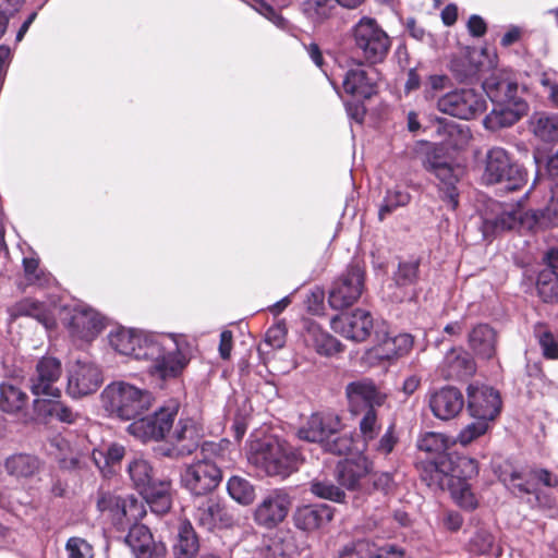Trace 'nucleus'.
<instances>
[{"mask_svg": "<svg viewBox=\"0 0 558 558\" xmlns=\"http://www.w3.org/2000/svg\"><path fill=\"white\" fill-rule=\"evenodd\" d=\"M110 344L120 354L150 361L151 373L162 379L180 376L193 356V345L183 335L151 336L122 329L110 336Z\"/></svg>", "mask_w": 558, "mask_h": 558, "instance_id": "1", "label": "nucleus"}, {"mask_svg": "<svg viewBox=\"0 0 558 558\" xmlns=\"http://www.w3.org/2000/svg\"><path fill=\"white\" fill-rule=\"evenodd\" d=\"M248 462L269 476L288 477L303 461L301 452L277 438L254 440L247 451Z\"/></svg>", "mask_w": 558, "mask_h": 558, "instance_id": "2", "label": "nucleus"}, {"mask_svg": "<svg viewBox=\"0 0 558 558\" xmlns=\"http://www.w3.org/2000/svg\"><path fill=\"white\" fill-rule=\"evenodd\" d=\"M102 408L118 418L130 421L140 417L153 404V395L126 381H113L101 395Z\"/></svg>", "mask_w": 558, "mask_h": 558, "instance_id": "3", "label": "nucleus"}, {"mask_svg": "<svg viewBox=\"0 0 558 558\" xmlns=\"http://www.w3.org/2000/svg\"><path fill=\"white\" fill-rule=\"evenodd\" d=\"M505 482L511 492L532 509L550 507L549 499L538 492L539 485L550 488L558 486L557 475L546 469H533L524 473L512 472Z\"/></svg>", "mask_w": 558, "mask_h": 558, "instance_id": "4", "label": "nucleus"}, {"mask_svg": "<svg viewBox=\"0 0 558 558\" xmlns=\"http://www.w3.org/2000/svg\"><path fill=\"white\" fill-rule=\"evenodd\" d=\"M482 180L486 184L506 182L509 190H517L525 183L526 172L505 148L496 146L485 155Z\"/></svg>", "mask_w": 558, "mask_h": 558, "instance_id": "5", "label": "nucleus"}, {"mask_svg": "<svg viewBox=\"0 0 558 558\" xmlns=\"http://www.w3.org/2000/svg\"><path fill=\"white\" fill-rule=\"evenodd\" d=\"M222 472L216 462L197 460L189 464L181 474V483L195 496H205L218 487Z\"/></svg>", "mask_w": 558, "mask_h": 558, "instance_id": "6", "label": "nucleus"}, {"mask_svg": "<svg viewBox=\"0 0 558 558\" xmlns=\"http://www.w3.org/2000/svg\"><path fill=\"white\" fill-rule=\"evenodd\" d=\"M178 413V404L171 403L154 414L135 418L128 432L142 441L160 440L170 430Z\"/></svg>", "mask_w": 558, "mask_h": 558, "instance_id": "7", "label": "nucleus"}, {"mask_svg": "<svg viewBox=\"0 0 558 558\" xmlns=\"http://www.w3.org/2000/svg\"><path fill=\"white\" fill-rule=\"evenodd\" d=\"M364 289V270L352 265L333 283L329 291L328 303L333 310H343L353 305Z\"/></svg>", "mask_w": 558, "mask_h": 558, "instance_id": "8", "label": "nucleus"}, {"mask_svg": "<svg viewBox=\"0 0 558 558\" xmlns=\"http://www.w3.org/2000/svg\"><path fill=\"white\" fill-rule=\"evenodd\" d=\"M437 108L446 114L469 120L485 111L486 101L474 89H459L440 97Z\"/></svg>", "mask_w": 558, "mask_h": 558, "instance_id": "9", "label": "nucleus"}, {"mask_svg": "<svg viewBox=\"0 0 558 558\" xmlns=\"http://www.w3.org/2000/svg\"><path fill=\"white\" fill-rule=\"evenodd\" d=\"M65 323L70 333L85 341L93 340L104 328L102 317L93 308L77 305L63 308Z\"/></svg>", "mask_w": 558, "mask_h": 558, "instance_id": "10", "label": "nucleus"}, {"mask_svg": "<svg viewBox=\"0 0 558 558\" xmlns=\"http://www.w3.org/2000/svg\"><path fill=\"white\" fill-rule=\"evenodd\" d=\"M539 213L536 210H524L522 207L504 209L495 218H485L483 221V233L514 230L518 228L533 230L539 221Z\"/></svg>", "mask_w": 558, "mask_h": 558, "instance_id": "11", "label": "nucleus"}, {"mask_svg": "<svg viewBox=\"0 0 558 558\" xmlns=\"http://www.w3.org/2000/svg\"><path fill=\"white\" fill-rule=\"evenodd\" d=\"M97 508L100 512L107 513L114 524H122L124 518L135 520L145 513L137 498L133 496L121 498L111 492L99 493Z\"/></svg>", "mask_w": 558, "mask_h": 558, "instance_id": "12", "label": "nucleus"}, {"mask_svg": "<svg viewBox=\"0 0 558 558\" xmlns=\"http://www.w3.org/2000/svg\"><path fill=\"white\" fill-rule=\"evenodd\" d=\"M62 375L61 362L52 356L41 357L31 378V390L35 396L59 398L61 390L56 387Z\"/></svg>", "mask_w": 558, "mask_h": 558, "instance_id": "13", "label": "nucleus"}, {"mask_svg": "<svg viewBox=\"0 0 558 558\" xmlns=\"http://www.w3.org/2000/svg\"><path fill=\"white\" fill-rule=\"evenodd\" d=\"M101 383V372L95 364L77 361L69 371L66 392L72 398H82L94 393Z\"/></svg>", "mask_w": 558, "mask_h": 558, "instance_id": "14", "label": "nucleus"}, {"mask_svg": "<svg viewBox=\"0 0 558 558\" xmlns=\"http://www.w3.org/2000/svg\"><path fill=\"white\" fill-rule=\"evenodd\" d=\"M468 409L474 418L488 423L500 412L501 399L499 392L488 386L470 385L468 388Z\"/></svg>", "mask_w": 558, "mask_h": 558, "instance_id": "15", "label": "nucleus"}, {"mask_svg": "<svg viewBox=\"0 0 558 558\" xmlns=\"http://www.w3.org/2000/svg\"><path fill=\"white\" fill-rule=\"evenodd\" d=\"M291 507V497L283 489L269 492L255 509V521L266 527H275L282 522Z\"/></svg>", "mask_w": 558, "mask_h": 558, "instance_id": "16", "label": "nucleus"}, {"mask_svg": "<svg viewBox=\"0 0 558 558\" xmlns=\"http://www.w3.org/2000/svg\"><path fill=\"white\" fill-rule=\"evenodd\" d=\"M330 325L333 331L355 342L366 340L374 327L371 313L362 308H356L350 314L335 316Z\"/></svg>", "mask_w": 558, "mask_h": 558, "instance_id": "17", "label": "nucleus"}, {"mask_svg": "<svg viewBox=\"0 0 558 558\" xmlns=\"http://www.w3.org/2000/svg\"><path fill=\"white\" fill-rule=\"evenodd\" d=\"M345 396L349 409L353 414H359L369 408L380 407L386 399V395L369 378L349 383L345 386Z\"/></svg>", "mask_w": 558, "mask_h": 558, "instance_id": "18", "label": "nucleus"}, {"mask_svg": "<svg viewBox=\"0 0 558 558\" xmlns=\"http://www.w3.org/2000/svg\"><path fill=\"white\" fill-rule=\"evenodd\" d=\"M340 427L341 421L338 415L315 413L299 428L298 437L302 440L319 442L324 446L328 438H331L340 430Z\"/></svg>", "mask_w": 558, "mask_h": 558, "instance_id": "19", "label": "nucleus"}, {"mask_svg": "<svg viewBox=\"0 0 558 558\" xmlns=\"http://www.w3.org/2000/svg\"><path fill=\"white\" fill-rule=\"evenodd\" d=\"M483 88L489 99L499 106L523 101L518 96V82L509 71L494 72L484 81Z\"/></svg>", "mask_w": 558, "mask_h": 558, "instance_id": "20", "label": "nucleus"}, {"mask_svg": "<svg viewBox=\"0 0 558 558\" xmlns=\"http://www.w3.org/2000/svg\"><path fill=\"white\" fill-rule=\"evenodd\" d=\"M428 404L434 416L449 421L462 411L464 397L456 387L446 386L429 393Z\"/></svg>", "mask_w": 558, "mask_h": 558, "instance_id": "21", "label": "nucleus"}, {"mask_svg": "<svg viewBox=\"0 0 558 558\" xmlns=\"http://www.w3.org/2000/svg\"><path fill=\"white\" fill-rule=\"evenodd\" d=\"M193 517L196 523L207 531L229 526L233 521L223 502L217 497L201 500L195 506Z\"/></svg>", "mask_w": 558, "mask_h": 558, "instance_id": "22", "label": "nucleus"}, {"mask_svg": "<svg viewBox=\"0 0 558 558\" xmlns=\"http://www.w3.org/2000/svg\"><path fill=\"white\" fill-rule=\"evenodd\" d=\"M437 179L440 199L452 210L459 205L458 184L464 174V169L458 163H447L433 173Z\"/></svg>", "mask_w": 558, "mask_h": 558, "instance_id": "23", "label": "nucleus"}, {"mask_svg": "<svg viewBox=\"0 0 558 558\" xmlns=\"http://www.w3.org/2000/svg\"><path fill=\"white\" fill-rule=\"evenodd\" d=\"M125 543L135 558H160L165 554V547L155 544L151 532L144 524L131 526Z\"/></svg>", "mask_w": 558, "mask_h": 558, "instance_id": "24", "label": "nucleus"}, {"mask_svg": "<svg viewBox=\"0 0 558 558\" xmlns=\"http://www.w3.org/2000/svg\"><path fill=\"white\" fill-rule=\"evenodd\" d=\"M372 471V463L364 456H357L353 459L340 461L336 466V477L339 484L354 490L360 486V482Z\"/></svg>", "mask_w": 558, "mask_h": 558, "instance_id": "25", "label": "nucleus"}, {"mask_svg": "<svg viewBox=\"0 0 558 558\" xmlns=\"http://www.w3.org/2000/svg\"><path fill=\"white\" fill-rule=\"evenodd\" d=\"M492 64L490 50L482 45L466 46L464 56L453 60V71L460 80L474 76L485 64Z\"/></svg>", "mask_w": 558, "mask_h": 558, "instance_id": "26", "label": "nucleus"}, {"mask_svg": "<svg viewBox=\"0 0 558 558\" xmlns=\"http://www.w3.org/2000/svg\"><path fill=\"white\" fill-rule=\"evenodd\" d=\"M338 558H411L405 551L396 546L375 548V545L365 539H360L345 545Z\"/></svg>", "mask_w": 558, "mask_h": 558, "instance_id": "27", "label": "nucleus"}, {"mask_svg": "<svg viewBox=\"0 0 558 558\" xmlns=\"http://www.w3.org/2000/svg\"><path fill=\"white\" fill-rule=\"evenodd\" d=\"M333 518V509L325 504L299 507L293 514L294 525L302 531L320 529Z\"/></svg>", "mask_w": 558, "mask_h": 558, "instance_id": "28", "label": "nucleus"}, {"mask_svg": "<svg viewBox=\"0 0 558 558\" xmlns=\"http://www.w3.org/2000/svg\"><path fill=\"white\" fill-rule=\"evenodd\" d=\"M199 433L192 420H180L171 435L172 449L166 454L182 457L191 454L198 447Z\"/></svg>", "mask_w": 558, "mask_h": 558, "instance_id": "29", "label": "nucleus"}, {"mask_svg": "<svg viewBox=\"0 0 558 558\" xmlns=\"http://www.w3.org/2000/svg\"><path fill=\"white\" fill-rule=\"evenodd\" d=\"M527 112L525 101H515L499 106L495 104L492 112L485 118V126L489 130L508 128L517 123Z\"/></svg>", "mask_w": 558, "mask_h": 558, "instance_id": "30", "label": "nucleus"}, {"mask_svg": "<svg viewBox=\"0 0 558 558\" xmlns=\"http://www.w3.org/2000/svg\"><path fill=\"white\" fill-rule=\"evenodd\" d=\"M469 345L477 356L490 360L496 354L497 332L487 324H478L469 333Z\"/></svg>", "mask_w": 558, "mask_h": 558, "instance_id": "31", "label": "nucleus"}, {"mask_svg": "<svg viewBox=\"0 0 558 558\" xmlns=\"http://www.w3.org/2000/svg\"><path fill=\"white\" fill-rule=\"evenodd\" d=\"M54 308L33 299H24L12 307L11 315L13 317L29 316L43 324L46 329H53L57 325Z\"/></svg>", "mask_w": 558, "mask_h": 558, "instance_id": "32", "label": "nucleus"}, {"mask_svg": "<svg viewBox=\"0 0 558 558\" xmlns=\"http://www.w3.org/2000/svg\"><path fill=\"white\" fill-rule=\"evenodd\" d=\"M41 466L39 458L29 453H14L4 461L5 472L17 481L35 477Z\"/></svg>", "mask_w": 558, "mask_h": 558, "instance_id": "33", "label": "nucleus"}, {"mask_svg": "<svg viewBox=\"0 0 558 558\" xmlns=\"http://www.w3.org/2000/svg\"><path fill=\"white\" fill-rule=\"evenodd\" d=\"M125 456V447L118 442L104 444L92 451L90 460L96 468L105 475L112 472V468L118 465Z\"/></svg>", "mask_w": 558, "mask_h": 558, "instance_id": "34", "label": "nucleus"}, {"mask_svg": "<svg viewBox=\"0 0 558 558\" xmlns=\"http://www.w3.org/2000/svg\"><path fill=\"white\" fill-rule=\"evenodd\" d=\"M171 482L169 480L154 481L146 490L140 494L156 513L162 514L171 508Z\"/></svg>", "mask_w": 558, "mask_h": 558, "instance_id": "35", "label": "nucleus"}, {"mask_svg": "<svg viewBox=\"0 0 558 558\" xmlns=\"http://www.w3.org/2000/svg\"><path fill=\"white\" fill-rule=\"evenodd\" d=\"M356 51H361L366 62L377 63L385 59L389 49V37H354Z\"/></svg>", "mask_w": 558, "mask_h": 558, "instance_id": "36", "label": "nucleus"}, {"mask_svg": "<svg viewBox=\"0 0 558 558\" xmlns=\"http://www.w3.org/2000/svg\"><path fill=\"white\" fill-rule=\"evenodd\" d=\"M199 550V542L190 521L179 525L177 543L173 546L175 558H195Z\"/></svg>", "mask_w": 558, "mask_h": 558, "instance_id": "37", "label": "nucleus"}, {"mask_svg": "<svg viewBox=\"0 0 558 558\" xmlns=\"http://www.w3.org/2000/svg\"><path fill=\"white\" fill-rule=\"evenodd\" d=\"M447 378H466L475 373L473 357L464 351L451 350L445 357Z\"/></svg>", "mask_w": 558, "mask_h": 558, "instance_id": "38", "label": "nucleus"}, {"mask_svg": "<svg viewBox=\"0 0 558 558\" xmlns=\"http://www.w3.org/2000/svg\"><path fill=\"white\" fill-rule=\"evenodd\" d=\"M28 396L11 383L0 385V410L8 414H17L26 409Z\"/></svg>", "mask_w": 558, "mask_h": 558, "instance_id": "39", "label": "nucleus"}, {"mask_svg": "<svg viewBox=\"0 0 558 558\" xmlns=\"http://www.w3.org/2000/svg\"><path fill=\"white\" fill-rule=\"evenodd\" d=\"M343 88L345 93L362 98H369L375 93L373 80L363 69L349 70L343 78Z\"/></svg>", "mask_w": 558, "mask_h": 558, "instance_id": "40", "label": "nucleus"}, {"mask_svg": "<svg viewBox=\"0 0 558 558\" xmlns=\"http://www.w3.org/2000/svg\"><path fill=\"white\" fill-rule=\"evenodd\" d=\"M306 341L322 355H332L342 350L341 343L335 337L314 324L307 329Z\"/></svg>", "mask_w": 558, "mask_h": 558, "instance_id": "41", "label": "nucleus"}, {"mask_svg": "<svg viewBox=\"0 0 558 558\" xmlns=\"http://www.w3.org/2000/svg\"><path fill=\"white\" fill-rule=\"evenodd\" d=\"M533 134L544 142H558V117L537 112L531 117Z\"/></svg>", "mask_w": 558, "mask_h": 558, "instance_id": "42", "label": "nucleus"}, {"mask_svg": "<svg viewBox=\"0 0 558 558\" xmlns=\"http://www.w3.org/2000/svg\"><path fill=\"white\" fill-rule=\"evenodd\" d=\"M128 473L138 493L146 490L155 481L153 466L142 457H135L129 462Z\"/></svg>", "mask_w": 558, "mask_h": 558, "instance_id": "43", "label": "nucleus"}, {"mask_svg": "<svg viewBox=\"0 0 558 558\" xmlns=\"http://www.w3.org/2000/svg\"><path fill=\"white\" fill-rule=\"evenodd\" d=\"M437 132L442 137V142L452 148L462 147L470 138L469 130L454 122L439 121Z\"/></svg>", "mask_w": 558, "mask_h": 558, "instance_id": "44", "label": "nucleus"}, {"mask_svg": "<svg viewBox=\"0 0 558 558\" xmlns=\"http://www.w3.org/2000/svg\"><path fill=\"white\" fill-rule=\"evenodd\" d=\"M227 489L232 499L241 505H251L255 499V489L245 478L232 476L229 478Z\"/></svg>", "mask_w": 558, "mask_h": 558, "instance_id": "45", "label": "nucleus"}, {"mask_svg": "<svg viewBox=\"0 0 558 558\" xmlns=\"http://www.w3.org/2000/svg\"><path fill=\"white\" fill-rule=\"evenodd\" d=\"M310 490L318 498L335 502H343L345 499V493L327 478H314L311 481Z\"/></svg>", "mask_w": 558, "mask_h": 558, "instance_id": "46", "label": "nucleus"}, {"mask_svg": "<svg viewBox=\"0 0 558 558\" xmlns=\"http://www.w3.org/2000/svg\"><path fill=\"white\" fill-rule=\"evenodd\" d=\"M411 196L407 191L403 190H391L388 191L383 204L379 208L378 217L379 220H384L398 207H403L410 203Z\"/></svg>", "mask_w": 558, "mask_h": 558, "instance_id": "47", "label": "nucleus"}, {"mask_svg": "<svg viewBox=\"0 0 558 558\" xmlns=\"http://www.w3.org/2000/svg\"><path fill=\"white\" fill-rule=\"evenodd\" d=\"M450 163L444 155V148L436 144H427L422 156L424 169L430 173L436 172L442 166Z\"/></svg>", "mask_w": 558, "mask_h": 558, "instance_id": "48", "label": "nucleus"}, {"mask_svg": "<svg viewBox=\"0 0 558 558\" xmlns=\"http://www.w3.org/2000/svg\"><path fill=\"white\" fill-rule=\"evenodd\" d=\"M45 411L49 416L66 424H74L81 417L80 412L74 411L71 407L62 401H49L46 404Z\"/></svg>", "mask_w": 558, "mask_h": 558, "instance_id": "49", "label": "nucleus"}, {"mask_svg": "<svg viewBox=\"0 0 558 558\" xmlns=\"http://www.w3.org/2000/svg\"><path fill=\"white\" fill-rule=\"evenodd\" d=\"M418 260L400 262L393 279L400 287L414 284L418 279Z\"/></svg>", "mask_w": 558, "mask_h": 558, "instance_id": "50", "label": "nucleus"}, {"mask_svg": "<svg viewBox=\"0 0 558 558\" xmlns=\"http://www.w3.org/2000/svg\"><path fill=\"white\" fill-rule=\"evenodd\" d=\"M535 336L538 339L543 355L546 359H558V338L542 326L535 328Z\"/></svg>", "mask_w": 558, "mask_h": 558, "instance_id": "51", "label": "nucleus"}, {"mask_svg": "<svg viewBox=\"0 0 558 558\" xmlns=\"http://www.w3.org/2000/svg\"><path fill=\"white\" fill-rule=\"evenodd\" d=\"M325 451L345 456L352 452L354 447V438L351 434H342L328 438L323 446Z\"/></svg>", "mask_w": 558, "mask_h": 558, "instance_id": "52", "label": "nucleus"}, {"mask_svg": "<svg viewBox=\"0 0 558 558\" xmlns=\"http://www.w3.org/2000/svg\"><path fill=\"white\" fill-rule=\"evenodd\" d=\"M416 446L418 450L433 454L441 453L447 448L445 437L441 434L434 432L423 434L417 439Z\"/></svg>", "mask_w": 558, "mask_h": 558, "instance_id": "53", "label": "nucleus"}, {"mask_svg": "<svg viewBox=\"0 0 558 558\" xmlns=\"http://www.w3.org/2000/svg\"><path fill=\"white\" fill-rule=\"evenodd\" d=\"M365 413L360 421V432L365 441L373 440L380 432L381 425L378 422L375 408L364 410Z\"/></svg>", "mask_w": 558, "mask_h": 558, "instance_id": "54", "label": "nucleus"}, {"mask_svg": "<svg viewBox=\"0 0 558 558\" xmlns=\"http://www.w3.org/2000/svg\"><path fill=\"white\" fill-rule=\"evenodd\" d=\"M230 442L228 440H221L219 442L207 441L202 445V460H209L216 462L217 465L223 462L227 452L229 451Z\"/></svg>", "mask_w": 558, "mask_h": 558, "instance_id": "55", "label": "nucleus"}, {"mask_svg": "<svg viewBox=\"0 0 558 558\" xmlns=\"http://www.w3.org/2000/svg\"><path fill=\"white\" fill-rule=\"evenodd\" d=\"M535 81L544 87L547 93V97L555 106L558 108V77L555 71L548 70L541 73H537L535 76Z\"/></svg>", "mask_w": 558, "mask_h": 558, "instance_id": "56", "label": "nucleus"}, {"mask_svg": "<svg viewBox=\"0 0 558 558\" xmlns=\"http://www.w3.org/2000/svg\"><path fill=\"white\" fill-rule=\"evenodd\" d=\"M335 5L331 0H310L305 2V11L316 22H323L332 14Z\"/></svg>", "mask_w": 558, "mask_h": 558, "instance_id": "57", "label": "nucleus"}, {"mask_svg": "<svg viewBox=\"0 0 558 558\" xmlns=\"http://www.w3.org/2000/svg\"><path fill=\"white\" fill-rule=\"evenodd\" d=\"M488 428V423L476 418L475 422L466 425L457 436V442L462 446L471 444L477 437L484 435Z\"/></svg>", "mask_w": 558, "mask_h": 558, "instance_id": "58", "label": "nucleus"}, {"mask_svg": "<svg viewBox=\"0 0 558 558\" xmlns=\"http://www.w3.org/2000/svg\"><path fill=\"white\" fill-rule=\"evenodd\" d=\"M68 558H93L94 549L89 543L81 537H71L65 544Z\"/></svg>", "mask_w": 558, "mask_h": 558, "instance_id": "59", "label": "nucleus"}, {"mask_svg": "<svg viewBox=\"0 0 558 558\" xmlns=\"http://www.w3.org/2000/svg\"><path fill=\"white\" fill-rule=\"evenodd\" d=\"M353 35L367 36V35H387L385 31L378 25L377 21L373 17L363 16L353 28Z\"/></svg>", "mask_w": 558, "mask_h": 558, "instance_id": "60", "label": "nucleus"}, {"mask_svg": "<svg viewBox=\"0 0 558 558\" xmlns=\"http://www.w3.org/2000/svg\"><path fill=\"white\" fill-rule=\"evenodd\" d=\"M266 344L274 349H281L286 343V329L281 325L269 328L265 338Z\"/></svg>", "mask_w": 558, "mask_h": 558, "instance_id": "61", "label": "nucleus"}, {"mask_svg": "<svg viewBox=\"0 0 558 558\" xmlns=\"http://www.w3.org/2000/svg\"><path fill=\"white\" fill-rule=\"evenodd\" d=\"M23 268L28 284H36L40 281L39 262L36 258H24Z\"/></svg>", "mask_w": 558, "mask_h": 558, "instance_id": "62", "label": "nucleus"}, {"mask_svg": "<svg viewBox=\"0 0 558 558\" xmlns=\"http://www.w3.org/2000/svg\"><path fill=\"white\" fill-rule=\"evenodd\" d=\"M397 444V438L393 435V427L390 426L387 432L381 436L379 441L375 445V451L379 454H389Z\"/></svg>", "mask_w": 558, "mask_h": 558, "instance_id": "63", "label": "nucleus"}, {"mask_svg": "<svg viewBox=\"0 0 558 558\" xmlns=\"http://www.w3.org/2000/svg\"><path fill=\"white\" fill-rule=\"evenodd\" d=\"M449 83L450 78L447 75H429L425 84L426 96H433L434 93L445 89Z\"/></svg>", "mask_w": 558, "mask_h": 558, "instance_id": "64", "label": "nucleus"}]
</instances>
